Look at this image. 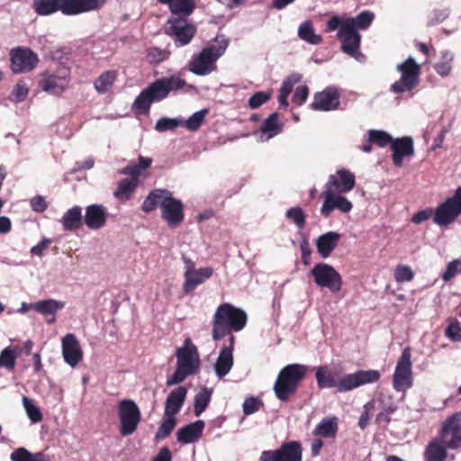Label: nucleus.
<instances>
[{
	"instance_id": "nucleus-1",
	"label": "nucleus",
	"mask_w": 461,
	"mask_h": 461,
	"mask_svg": "<svg viewBox=\"0 0 461 461\" xmlns=\"http://www.w3.org/2000/svg\"><path fill=\"white\" fill-rule=\"evenodd\" d=\"M315 378L319 389L336 387L337 392L346 393L367 384L379 381L381 374L377 370H358L352 374L343 375L336 380L335 375L327 366L316 368Z\"/></svg>"
},
{
	"instance_id": "nucleus-2",
	"label": "nucleus",
	"mask_w": 461,
	"mask_h": 461,
	"mask_svg": "<svg viewBox=\"0 0 461 461\" xmlns=\"http://www.w3.org/2000/svg\"><path fill=\"white\" fill-rule=\"evenodd\" d=\"M230 41L223 34L209 41L202 50L189 61V70L197 76H206L217 69V60L225 53Z\"/></svg>"
},
{
	"instance_id": "nucleus-3",
	"label": "nucleus",
	"mask_w": 461,
	"mask_h": 461,
	"mask_svg": "<svg viewBox=\"0 0 461 461\" xmlns=\"http://www.w3.org/2000/svg\"><path fill=\"white\" fill-rule=\"evenodd\" d=\"M246 312L230 303L220 304L213 315L212 336L214 340H220L231 331H240L247 324Z\"/></svg>"
},
{
	"instance_id": "nucleus-4",
	"label": "nucleus",
	"mask_w": 461,
	"mask_h": 461,
	"mask_svg": "<svg viewBox=\"0 0 461 461\" xmlns=\"http://www.w3.org/2000/svg\"><path fill=\"white\" fill-rule=\"evenodd\" d=\"M176 369L167 379V385L172 386L182 383L189 375H194L200 368L199 352L191 339L187 338L184 345L176 349Z\"/></svg>"
},
{
	"instance_id": "nucleus-5",
	"label": "nucleus",
	"mask_w": 461,
	"mask_h": 461,
	"mask_svg": "<svg viewBox=\"0 0 461 461\" xmlns=\"http://www.w3.org/2000/svg\"><path fill=\"white\" fill-rule=\"evenodd\" d=\"M307 372L308 366L302 364H290L283 367L274 384L276 398L282 402L289 401L296 393Z\"/></svg>"
},
{
	"instance_id": "nucleus-6",
	"label": "nucleus",
	"mask_w": 461,
	"mask_h": 461,
	"mask_svg": "<svg viewBox=\"0 0 461 461\" xmlns=\"http://www.w3.org/2000/svg\"><path fill=\"white\" fill-rule=\"evenodd\" d=\"M307 372L308 366L302 364H290L283 367L274 384L276 398L282 402L289 401L296 393Z\"/></svg>"
},
{
	"instance_id": "nucleus-7",
	"label": "nucleus",
	"mask_w": 461,
	"mask_h": 461,
	"mask_svg": "<svg viewBox=\"0 0 461 461\" xmlns=\"http://www.w3.org/2000/svg\"><path fill=\"white\" fill-rule=\"evenodd\" d=\"M69 83L70 68L63 64H59L53 70L41 73L38 80V86L42 91L55 95L62 94Z\"/></svg>"
},
{
	"instance_id": "nucleus-8",
	"label": "nucleus",
	"mask_w": 461,
	"mask_h": 461,
	"mask_svg": "<svg viewBox=\"0 0 461 461\" xmlns=\"http://www.w3.org/2000/svg\"><path fill=\"white\" fill-rule=\"evenodd\" d=\"M166 5L171 14L167 20L169 29H195L190 19L196 7L194 0H171Z\"/></svg>"
},
{
	"instance_id": "nucleus-9",
	"label": "nucleus",
	"mask_w": 461,
	"mask_h": 461,
	"mask_svg": "<svg viewBox=\"0 0 461 461\" xmlns=\"http://www.w3.org/2000/svg\"><path fill=\"white\" fill-rule=\"evenodd\" d=\"M117 411L121 435L125 437L133 434L141 420V412L137 403L131 399H122L118 402Z\"/></svg>"
},
{
	"instance_id": "nucleus-10",
	"label": "nucleus",
	"mask_w": 461,
	"mask_h": 461,
	"mask_svg": "<svg viewBox=\"0 0 461 461\" xmlns=\"http://www.w3.org/2000/svg\"><path fill=\"white\" fill-rule=\"evenodd\" d=\"M461 214V185L454 194L439 203L434 211L433 222L440 227H447Z\"/></svg>"
},
{
	"instance_id": "nucleus-11",
	"label": "nucleus",
	"mask_w": 461,
	"mask_h": 461,
	"mask_svg": "<svg viewBox=\"0 0 461 461\" xmlns=\"http://www.w3.org/2000/svg\"><path fill=\"white\" fill-rule=\"evenodd\" d=\"M397 70L402 73L401 78L391 86V90L395 94L411 91L419 84L420 67L412 58L407 59L397 66Z\"/></svg>"
},
{
	"instance_id": "nucleus-12",
	"label": "nucleus",
	"mask_w": 461,
	"mask_h": 461,
	"mask_svg": "<svg viewBox=\"0 0 461 461\" xmlns=\"http://www.w3.org/2000/svg\"><path fill=\"white\" fill-rule=\"evenodd\" d=\"M411 350L405 348L399 357L393 375V386L397 392H403L413 384Z\"/></svg>"
},
{
	"instance_id": "nucleus-13",
	"label": "nucleus",
	"mask_w": 461,
	"mask_h": 461,
	"mask_svg": "<svg viewBox=\"0 0 461 461\" xmlns=\"http://www.w3.org/2000/svg\"><path fill=\"white\" fill-rule=\"evenodd\" d=\"M311 276L320 287H326L332 293L341 290L342 278L340 274L330 265L318 263L311 270Z\"/></svg>"
},
{
	"instance_id": "nucleus-14",
	"label": "nucleus",
	"mask_w": 461,
	"mask_h": 461,
	"mask_svg": "<svg viewBox=\"0 0 461 461\" xmlns=\"http://www.w3.org/2000/svg\"><path fill=\"white\" fill-rule=\"evenodd\" d=\"M437 438L449 449L461 447V411L455 412L443 422Z\"/></svg>"
},
{
	"instance_id": "nucleus-15",
	"label": "nucleus",
	"mask_w": 461,
	"mask_h": 461,
	"mask_svg": "<svg viewBox=\"0 0 461 461\" xmlns=\"http://www.w3.org/2000/svg\"><path fill=\"white\" fill-rule=\"evenodd\" d=\"M303 447L299 441L284 442L279 448L264 450L258 461H302Z\"/></svg>"
},
{
	"instance_id": "nucleus-16",
	"label": "nucleus",
	"mask_w": 461,
	"mask_h": 461,
	"mask_svg": "<svg viewBox=\"0 0 461 461\" xmlns=\"http://www.w3.org/2000/svg\"><path fill=\"white\" fill-rule=\"evenodd\" d=\"M340 93L338 88L329 86L321 92L314 94L313 101L310 107L313 111L337 110L340 104Z\"/></svg>"
},
{
	"instance_id": "nucleus-17",
	"label": "nucleus",
	"mask_w": 461,
	"mask_h": 461,
	"mask_svg": "<svg viewBox=\"0 0 461 461\" xmlns=\"http://www.w3.org/2000/svg\"><path fill=\"white\" fill-rule=\"evenodd\" d=\"M161 217L167 221L168 227L179 226L185 218L184 204L178 199L173 197L172 194L164 200L161 209Z\"/></svg>"
},
{
	"instance_id": "nucleus-18",
	"label": "nucleus",
	"mask_w": 461,
	"mask_h": 461,
	"mask_svg": "<svg viewBox=\"0 0 461 461\" xmlns=\"http://www.w3.org/2000/svg\"><path fill=\"white\" fill-rule=\"evenodd\" d=\"M39 59L31 50L15 49L11 51V68L14 73L32 70Z\"/></svg>"
},
{
	"instance_id": "nucleus-19",
	"label": "nucleus",
	"mask_w": 461,
	"mask_h": 461,
	"mask_svg": "<svg viewBox=\"0 0 461 461\" xmlns=\"http://www.w3.org/2000/svg\"><path fill=\"white\" fill-rule=\"evenodd\" d=\"M356 185L353 173L346 168L339 169L335 175H330L325 185V190L337 192L338 194L351 191Z\"/></svg>"
},
{
	"instance_id": "nucleus-20",
	"label": "nucleus",
	"mask_w": 461,
	"mask_h": 461,
	"mask_svg": "<svg viewBox=\"0 0 461 461\" xmlns=\"http://www.w3.org/2000/svg\"><path fill=\"white\" fill-rule=\"evenodd\" d=\"M321 195L324 198V202L321 208V213L325 217H329L334 209L346 213L349 212L353 207L349 200L337 192L324 190Z\"/></svg>"
},
{
	"instance_id": "nucleus-21",
	"label": "nucleus",
	"mask_w": 461,
	"mask_h": 461,
	"mask_svg": "<svg viewBox=\"0 0 461 461\" xmlns=\"http://www.w3.org/2000/svg\"><path fill=\"white\" fill-rule=\"evenodd\" d=\"M62 356L65 362L71 367H76L83 359V350L79 341L73 333H68L62 338Z\"/></svg>"
},
{
	"instance_id": "nucleus-22",
	"label": "nucleus",
	"mask_w": 461,
	"mask_h": 461,
	"mask_svg": "<svg viewBox=\"0 0 461 461\" xmlns=\"http://www.w3.org/2000/svg\"><path fill=\"white\" fill-rule=\"evenodd\" d=\"M338 39L341 42V50L344 53L360 60L359 58L363 55L359 52L361 36L358 31H339Z\"/></svg>"
},
{
	"instance_id": "nucleus-23",
	"label": "nucleus",
	"mask_w": 461,
	"mask_h": 461,
	"mask_svg": "<svg viewBox=\"0 0 461 461\" xmlns=\"http://www.w3.org/2000/svg\"><path fill=\"white\" fill-rule=\"evenodd\" d=\"M390 147L393 150L392 160L395 167H402L403 158L414 154L413 141L411 137L393 139Z\"/></svg>"
},
{
	"instance_id": "nucleus-24",
	"label": "nucleus",
	"mask_w": 461,
	"mask_h": 461,
	"mask_svg": "<svg viewBox=\"0 0 461 461\" xmlns=\"http://www.w3.org/2000/svg\"><path fill=\"white\" fill-rule=\"evenodd\" d=\"M106 221L107 212L104 205L95 203L86 208L84 222L90 230H99L106 224Z\"/></svg>"
},
{
	"instance_id": "nucleus-25",
	"label": "nucleus",
	"mask_w": 461,
	"mask_h": 461,
	"mask_svg": "<svg viewBox=\"0 0 461 461\" xmlns=\"http://www.w3.org/2000/svg\"><path fill=\"white\" fill-rule=\"evenodd\" d=\"M204 426V421L198 420L180 428L176 432L177 442L181 444L196 442L202 437Z\"/></svg>"
},
{
	"instance_id": "nucleus-26",
	"label": "nucleus",
	"mask_w": 461,
	"mask_h": 461,
	"mask_svg": "<svg viewBox=\"0 0 461 461\" xmlns=\"http://www.w3.org/2000/svg\"><path fill=\"white\" fill-rule=\"evenodd\" d=\"M187 390L184 386H179L172 390L167 395L165 402V416H173L180 411L186 398Z\"/></svg>"
},
{
	"instance_id": "nucleus-27",
	"label": "nucleus",
	"mask_w": 461,
	"mask_h": 461,
	"mask_svg": "<svg viewBox=\"0 0 461 461\" xmlns=\"http://www.w3.org/2000/svg\"><path fill=\"white\" fill-rule=\"evenodd\" d=\"M211 267H202L194 272H185V282L183 291L185 294H191L198 285H202L206 279L212 276Z\"/></svg>"
},
{
	"instance_id": "nucleus-28",
	"label": "nucleus",
	"mask_w": 461,
	"mask_h": 461,
	"mask_svg": "<svg viewBox=\"0 0 461 461\" xmlns=\"http://www.w3.org/2000/svg\"><path fill=\"white\" fill-rule=\"evenodd\" d=\"M106 0H68L65 4V9L68 15L78 14L101 8Z\"/></svg>"
},
{
	"instance_id": "nucleus-29",
	"label": "nucleus",
	"mask_w": 461,
	"mask_h": 461,
	"mask_svg": "<svg viewBox=\"0 0 461 461\" xmlns=\"http://www.w3.org/2000/svg\"><path fill=\"white\" fill-rule=\"evenodd\" d=\"M64 306V303L54 299H45L31 303L32 309L35 312L46 316L51 315L50 318L46 319L48 323H54L56 321L57 312L63 309Z\"/></svg>"
},
{
	"instance_id": "nucleus-30",
	"label": "nucleus",
	"mask_w": 461,
	"mask_h": 461,
	"mask_svg": "<svg viewBox=\"0 0 461 461\" xmlns=\"http://www.w3.org/2000/svg\"><path fill=\"white\" fill-rule=\"evenodd\" d=\"M340 239V234L335 231H329L321 235L316 240V248L318 253L326 258L330 256L332 251L338 246Z\"/></svg>"
},
{
	"instance_id": "nucleus-31",
	"label": "nucleus",
	"mask_w": 461,
	"mask_h": 461,
	"mask_svg": "<svg viewBox=\"0 0 461 461\" xmlns=\"http://www.w3.org/2000/svg\"><path fill=\"white\" fill-rule=\"evenodd\" d=\"M233 354L231 347H223L214 364L215 374L219 378H222L229 374L233 366Z\"/></svg>"
},
{
	"instance_id": "nucleus-32",
	"label": "nucleus",
	"mask_w": 461,
	"mask_h": 461,
	"mask_svg": "<svg viewBox=\"0 0 461 461\" xmlns=\"http://www.w3.org/2000/svg\"><path fill=\"white\" fill-rule=\"evenodd\" d=\"M172 193L167 189H154L145 198L141 204V210L144 212H151L158 206L162 209V204L166 198H168Z\"/></svg>"
},
{
	"instance_id": "nucleus-33",
	"label": "nucleus",
	"mask_w": 461,
	"mask_h": 461,
	"mask_svg": "<svg viewBox=\"0 0 461 461\" xmlns=\"http://www.w3.org/2000/svg\"><path fill=\"white\" fill-rule=\"evenodd\" d=\"M60 222L63 229L68 231H75L82 227V208L75 205L68 209L62 216Z\"/></svg>"
},
{
	"instance_id": "nucleus-34",
	"label": "nucleus",
	"mask_w": 461,
	"mask_h": 461,
	"mask_svg": "<svg viewBox=\"0 0 461 461\" xmlns=\"http://www.w3.org/2000/svg\"><path fill=\"white\" fill-rule=\"evenodd\" d=\"M447 447L437 438L426 446L423 456L424 461H446L448 456Z\"/></svg>"
},
{
	"instance_id": "nucleus-35",
	"label": "nucleus",
	"mask_w": 461,
	"mask_h": 461,
	"mask_svg": "<svg viewBox=\"0 0 461 461\" xmlns=\"http://www.w3.org/2000/svg\"><path fill=\"white\" fill-rule=\"evenodd\" d=\"M68 0H33V7L37 14L49 15L57 11L68 15L65 4Z\"/></svg>"
},
{
	"instance_id": "nucleus-36",
	"label": "nucleus",
	"mask_w": 461,
	"mask_h": 461,
	"mask_svg": "<svg viewBox=\"0 0 461 461\" xmlns=\"http://www.w3.org/2000/svg\"><path fill=\"white\" fill-rule=\"evenodd\" d=\"M284 129L283 123L279 122V114L277 113H271L260 125V131L269 140L282 132Z\"/></svg>"
},
{
	"instance_id": "nucleus-37",
	"label": "nucleus",
	"mask_w": 461,
	"mask_h": 461,
	"mask_svg": "<svg viewBox=\"0 0 461 461\" xmlns=\"http://www.w3.org/2000/svg\"><path fill=\"white\" fill-rule=\"evenodd\" d=\"M374 18V13L363 11L355 18L345 19L340 29H366L371 25Z\"/></svg>"
},
{
	"instance_id": "nucleus-38",
	"label": "nucleus",
	"mask_w": 461,
	"mask_h": 461,
	"mask_svg": "<svg viewBox=\"0 0 461 461\" xmlns=\"http://www.w3.org/2000/svg\"><path fill=\"white\" fill-rule=\"evenodd\" d=\"M338 419L336 417L324 418L315 427L313 434L322 438H335L338 432Z\"/></svg>"
},
{
	"instance_id": "nucleus-39",
	"label": "nucleus",
	"mask_w": 461,
	"mask_h": 461,
	"mask_svg": "<svg viewBox=\"0 0 461 461\" xmlns=\"http://www.w3.org/2000/svg\"><path fill=\"white\" fill-rule=\"evenodd\" d=\"M139 179L123 178L118 183L116 190L113 192V195L119 201H127L130 199L131 194L135 192L138 186Z\"/></svg>"
},
{
	"instance_id": "nucleus-40",
	"label": "nucleus",
	"mask_w": 461,
	"mask_h": 461,
	"mask_svg": "<svg viewBox=\"0 0 461 461\" xmlns=\"http://www.w3.org/2000/svg\"><path fill=\"white\" fill-rule=\"evenodd\" d=\"M12 461H50L48 456L42 452L31 453L25 447H18L11 453Z\"/></svg>"
},
{
	"instance_id": "nucleus-41",
	"label": "nucleus",
	"mask_w": 461,
	"mask_h": 461,
	"mask_svg": "<svg viewBox=\"0 0 461 461\" xmlns=\"http://www.w3.org/2000/svg\"><path fill=\"white\" fill-rule=\"evenodd\" d=\"M117 72L115 70H107L102 73L94 83L95 89L99 94L107 93L115 82Z\"/></svg>"
},
{
	"instance_id": "nucleus-42",
	"label": "nucleus",
	"mask_w": 461,
	"mask_h": 461,
	"mask_svg": "<svg viewBox=\"0 0 461 461\" xmlns=\"http://www.w3.org/2000/svg\"><path fill=\"white\" fill-rule=\"evenodd\" d=\"M212 389L204 387L195 394L194 400V413L196 417H199L208 407L212 399Z\"/></svg>"
},
{
	"instance_id": "nucleus-43",
	"label": "nucleus",
	"mask_w": 461,
	"mask_h": 461,
	"mask_svg": "<svg viewBox=\"0 0 461 461\" xmlns=\"http://www.w3.org/2000/svg\"><path fill=\"white\" fill-rule=\"evenodd\" d=\"M153 102L152 97L145 88L135 98L132 110L138 114H148Z\"/></svg>"
},
{
	"instance_id": "nucleus-44",
	"label": "nucleus",
	"mask_w": 461,
	"mask_h": 461,
	"mask_svg": "<svg viewBox=\"0 0 461 461\" xmlns=\"http://www.w3.org/2000/svg\"><path fill=\"white\" fill-rule=\"evenodd\" d=\"M176 425V419L173 416H163L162 422L160 423L156 434L155 439L161 440L168 438Z\"/></svg>"
},
{
	"instance_id": "nucleus-45",
	"label": "nucleus",
	"mask_w": 461,
	"mask_h": 461,
	"mask_svg": "<svg viewBox=\"0 0 461 461\" xmlns=\"http://www.w3.org/2000/svg\"><path fill=\"white\" fill-rule=\"evenodd\" d=\"M146 90L149 92V95H150L154 102H159L168 95V90L166 88L162 78L155 80L146 87Z\"/></svg>"
},
{
	"instance_id": "nucleus-46",
	"label": "nucleus",
	"mask_w": 461,
	"mask_h": 461,
	"mask_svg": "<svg viewBox=\"0 0 461 461\" xmlns=\"http://www.w3.org/2000/svg\"><path fill=\"white\" fill-rule=\"evenodd\" d=\"M17 355L14 348H4L0 353V366L5 367L8 371H14Z\"/></svg>"
},
{
	"instance_id": "nucleus-47",
	"label": "nucleus",
	"mask_w": 461,
	"mask_h": 461,
	"mask_svg": "<svg viewBox=\"0 0 461 461\" xmlns=\"http://www.w3.org/2000/svg\"><path fill=\"white\" fill-rule=\"evenodd\" d=\"M166 88L168 90V94L170 92H176L179 91L185 87H187L188 89H194V86L192 85H187L185 79L179 77L178 76L173 75L167 77H162Z\"/></svg>"
},
{
	"instance_id": "nucleus-48",
	"label": "nucleus",
	"mask_w": 461,
	"mask_h": 461,
	"mask_svg": "<svg viewBox=\"0 0 461 461\" xmlns=\"http://www.w3.org/2000/svg\"><path fill=\"white\" fill-rule=\"evenodd\" d=\"M23 405L25 409L26 414L32 422L37 423L42 420V413L33 401L27 396L23 397Z\"/></svg>"
},
{
	"instance_id": "nucleus-49",
	"label": "nucleus",
	"mask_w": 461,
	"mask_h": 461,
	"mask_svg": "<svg viewBox=\"0 0 461 461\" xmlns=\"http://www.w3.org/2000/svg\"><path fill=\"white\" fill-rule=\"evenodd\" d=\"M369 142H373L381 148L391 145L393 137L384 131L370 130L368 131Z\"/></svg>"
},
{
	"instance_id": "nucleus-50",
	"label": "nucleus",
	"mask_w": 461,
	"mask_h": 461,
	"mask_svg": "<svg viewBox=\"0 0 461 461\" xmlns=\"http://www.w3.org/2000/svg\"><path fill=\"white\" fill-rule=\"evenodd\" d=\"M286 217L292 221L298 229H303L305 226L306 220H305V213L303 210L299 206H294L290 208L286 212Z\"/></svg>"
},
{
	"instance_id": "nucleus-51",
	"label": "nucleus",
	"mask_w": 461,
	"mask_h": 461,
	"mask_svg": "<svg viewBox=\"0 0 461 461\" xmlns=\"http://www.w3.org/2000/svg\"><path fill=\"white\" fill-rule=\"evenodd\" d=\"M174 37L176 47H182L188 44L194 37L195 31H166Z\"/></svg>"
},
{
	"instance_id": "nucleus-52",
	"label": "nucleus",
	"mask_w": 461,
	"mask_h": 461,
	"mask_svg": "<svg viewBox=\"0 0 461 461\" xmlns=\"http://www.w3.org/2000/svg\"><path fill=\"white\" fill-rule=\"evenodd\" d=\"M208 113L209 111L207 109H203L194 113L188 120L185 121V126L190 131H197L203 124Z\"/></svg>"
},
{
	"instance_id": "nucleus-53",
	"label": "nucleus",
	"mask_w": 461,
	"mask_h": 461,
	"mask_svg": "<svg viewBox=\"0 0 461 461\" xmlns=\"http://www.w3.org/2000/svg\"><path fill=\"white\" fill-rule=\"evenodd\" d=\"M393 276L397 283L409 282L414 278V273L409 266L398 265Z\"/></svg>"
},
{
	"instance_id": "nucleus-54",
	"label": "nucleus",
	"mask_w": 461,
	"mask_h": 461,
	"mask_svg": "<svg viewBox=\"0 0 461 461\" xmlns=\"http://www.w3.org/2000/svg\"><path fill=\"white\" fill-rule=\"evenodd\" d=\"M29 88L23 82L17 83L11 93V101L15 103L23 102L26 99Z\"/></svg>"
},
{
	"instance_id": "nucleus-55",
	"label": "nucleus",
	"mask_w": 461,
	"mask_h": 461,
	"mask_svg": "<svg viewBox=\"0 0 461 461\" xmlns=\"http://www.w3.org/2000/svg\"><path fill=\"white\" fill-rule=\"evenodd\" d=\"M271 97V94L267 92H256L253 94L249 100V106L250 109H257L262 104L267 103Z\"/></svg>"
},
{
	"instance_id": "nucleus-56",
	"label": "nucleus",
	"mask_w": 461,
	"mask_h": 461,
	"mask_svg": "<svg viewBox=\"0 0 461 461\" xmlns=\"http://www.w3.org/2000/svg\"><path fill=\"white\" fill-rule=\"evenodd\" d=\"M180 125L179 122L176 119L163 117L157 121L155 129L159 132L166 131H174Z\"/></svg>"
},
{
	"instance_id": "nucleus-57",
	"label": "nucleus",
	"mask_w": 461,
	"mask_h": 461,
	"mask_svg": "<svg viewBox=\"0 0 461 461\" xmlns=\"http://www.w3.org/2000/svg\"><path fill=\"white\" fill-rule=\"evenodd\" d=\"M263 402L258 397H247L243 402V412L245 415H251L257 412Z\"/></svg>"
},
{
	"instance_id": "nucleus-58",
	"label": "nucleus",
	"mask_w": 461,
	"mask_h": 461,
	"mask_svg": "<svg viewBox=\"0 0 461 461\" xmlns=\"http://www.w3.org/2000/svg\"><path fill=\"white\" fill-rule=\"evenodd\" d=\"M147 59L151 64H158L166 59V53L159 48L151 47L147 50Z\"/></svg>"
},
{
	"instance_id": "nucleus-59",
	"label": "nucleus",
	"mask_w": 461,
	"mask_h": 461,
	"mask_svg": "<svg viewBox=\"0 0 461 461\" xmlns=\"http://www.w3.org/2000/svg\"><path fill=\"white\" fill-rule=\"evenodd\" d=\"M302 79V76L299 74H292L289 77H287L285 79H284L280 92H283L286 95H290L293 91V88L295 84L300 82Z\"/></svg>"
},
{
	"instance_id": "nucleus-60",
	"label": "nucleus",
	"mask_w": 461,
	"mask_h": 461,
	"mask_svg": "<svg viewBox=\"0 0 461 461\" xmlns=\"http://www.w3.org/2000/svg\"><path fill=\"white\" fill-rule=\"evenodd\" d=\"M374 409L375 405L371 402L364 405V411L361 413L358 420V426L360 427L361 429H365L367 427Z\"/></svg>"
},
{
	"instance_id": "nucleus-61",
	"label": "nucleus",
	"mask_w": 461,
	"mask_h": 461,
	"mask_svg": "<svg viewBox=\"0 0 461 461\" xmlns=\"http://www.w3.org/2000/svg\"><path fill=\"white\" fill-rule=\"evenodd\" d=\"M298 36L303 41L313 45H318L322 41L321 36L316 34L315 31H298Z\"/></svg>"
},
{
	"instance_id": "nucleus-62",
	"label": "nucleus",
	"mask_w": 461,
	"mask_h": 461,
	"mask_svg": "<svg viewBox=\"0 0 461 461\" xmlns=\"http://www.w3.org/2000/svg\"><path fill=\"white\" fill-rule=\"evenodd\" d=\"M309 95V88L307 86H298L293 95V102L297 105H302L307 100Z\"/></svg>"
},
{
	"instance_id": "nucleus-63",
	"label": "nucleus",
	"mask_w": 461,
	"mask_h": 461,
	"mask_svg": "<svg viewBox=\"0 0 461 461\" xmlns=\"http://www.w3.org/2000/svg\"><path fill=\"white\" fill-rule=\"evenodd\" d=\"M432 216L434 217V210L432 208H426L414 213L411 218V221L415 224H420Z\"/></svg>"
},
{
	"instance_id": "nucleus-64",
	"label": "nucleus",
	"mask_w": 461,
	"mask_h": 461,
	"mask_svg": "<svg viewBox=\"0 0 461 461\" xmlns=\"http://www.w3.org/2000/svg\"><path fill=\"white\" fill-rule=\"evenodd\" d=\"M459 263L460 260L455 259L447 264V268L442 275L444 281H449L457 272H459Z\"/></svg>"
}]
</instances>
